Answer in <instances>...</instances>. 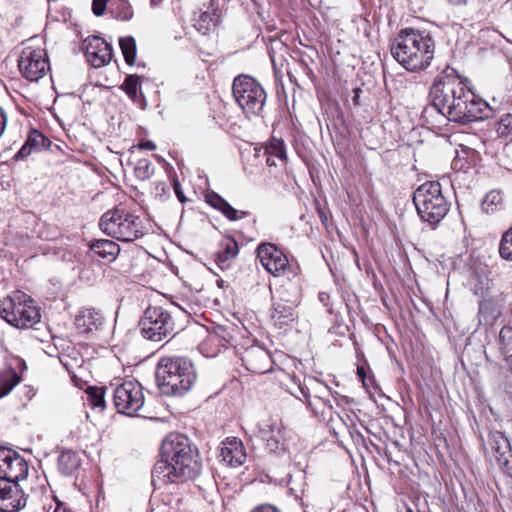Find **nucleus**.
Listing matches in <instances>:
<instances>
[{
  "instance_id": "obj_4",
  "label": "nucleus",
  "mask_w": 512,
  "mask_h": 512,
  "mask_svg": "<svg viewBox=\"0 0 512 512\" xmlns=\"http://www.w3.org/2000/svg\"><path fill=\"white\" fill-rule=\"evenodd\" d=\"M155 378L163 394L182 396L191 389L197 377L190 359L172 356L160 359Z\"/></svg>"
},
{
  "instance_id": "obj_28",
  "label": "nucleus",
  "mask_w": 512,
  "mask_h": 512,
  "mask_svg": "<svg viewBox=\"0 0 512 512\" xmlns=\"http://www.w3.org/2000/svg\"><path fill=\"white\" fill-rule=\"evenodd\" d=\"M302 396L305 398V401L314 398V396H331V389L316 379H309L308 383H305L304 386L299 387Z\"/></svg>"
},
{
  "instance_id": "obj_1",
  "label": "nucleus",
  "mask_w": 512,
  "mask_h": 512,
  "mask_svg": "<svg viewBox=\"0 0 512 512\" xmlns=\"http://www.w3.org/2000/svg\"><path fill=\"white\" fill-rule=\"evenodd\" d=\"M430 98L432 107L452 122L468 124L491 115L488 103L478 98L449 66L435 78Z\"/></svg>"
},
{
  "instance_id": "obj_47",
  "label": "nucleus",
  "mask_w": 512,
  "mask_h": 512,
  "mask_svg": "<svg viewBox=\"0 0 512 512\" xmlns=\"http://www.w3.org/2000/svg\"><path fill=\"white\" fill-rule=\"evenodd\" d=\"M54 501L56 506L53 512H72L64 502L58 500L56 497H54Z\"/></svg>"
},
{
  "instance_id": "obj_42",
  "label": "nucleus",
  "mask_w": 512,
  "mask_h": 512,
  "mask_svg": "<svg viewBox=\"0 0 512 512\" xmlns=\"http://www.w3.org/2000/svg\"><path fill=\"white\" fill-rule=\"evenodd\" d=\"M36 147V139L29 136V138L27 139L26 143L21 147V149L16 153L15 155V160L19 161V160H23L25 159L26 157H28L33 149Z\"/></svg>"
},
{
  "instance_id": "obj_41",
  "label": "nucleus",
  "mask_w": 512,
  "mask_h": 512,
  "mask_svg": "<svg viewBox=\"0 0 512 512\" xmlns=\"http://www.w3.org/2000/svg\"><path fill=\"white\" fill-rule=\"evenodd\" d=\"M497 132L500 136L506 137V138L510 137V139L512 140V115L511 114H507L500 119V121L498 123Z\"/></svg>"
},
{
  "instance_id": "obj_7",
  "label": "nucleus",
  "mask_w": 512,
  "mask_h": 512,
  "mask_svg": "<svg viewBox=\"0 0 512 512\" xmlns=\"http://www.w3.org/2000/svg\"><path fill=\"white\" fill-rule=\"evenodd\" d=\"M232 93L238 106L246 115H262L267 93L256 79L248 75L237 76L233 81Z\"/></svg>"
},
{
  "instance_id": "obj_43",
  "label": "nucleus",
  "mask_w": 512,
  "mask_h": 512,
  "mask_svg": "<svg viewBox=\"0 0 512 512\" xmlns=\"http://www.w3.org/2000/svg\"><path fill=\"white\" fill-rule=\"evenodd\" d=\"M152 194L160 200H165L169 195V188L165 182H155L153 184Z\"/></svg>"
},
{
  "instance_id": "obj_40",
  "label": "nucleus",
  "mask_w": 512,
  "mask_h": 512,
  "mask_svg": "<svg viewBox=\"0 0 512 512\" xmlns=\"http://www.w3.org/2000/svg\"><path fill=\"white\" fill-rule=\"evenodd\" d=\"M499 340L504 353H511L512 357V327L504 326L500 330Z\"/></svg>"
},
{
  "instance_id": "obj_32",
  "label": "nucleus",
  "mask_w": 512,
  "mask_h": 512,
  "mask_svg": "<svg viewBox=\"0 0 512 512\" xmlns=\"http://www.w3.org/2000/svg\"><path fill=\"white\" fill-rule=\"evenodd\" d=\"M119 45L125 62L132 66L135 63L137 54L136 40L132 36H126L119 39Z\"/></svg>"
},
{
  "instance_id": "obj_17",
  "label": "nucleus",
  "mask_w": 512,
  "mask_h": 512,
  "mask_svg": "<svg viewBox=\"0 0 512 512\" xmlns=\"http://www.w3.org/2000/svg\"><path fill=\"white\" fill-rule=\"evenodd\" d=\"M219 458L226 465L240 467L247 458L245 447L241 440L236 437L226 438L221 445Z\"/></svg>"
},
{
  "instance_id": "obj_46",
  "label": "nucleus",
  "mask_w": 512,
  "mask_h": 512,
  "mask_svg": "<svg viewBox=\"0 0 512 512\" xmlns=\"http://www.w3.org/2000/svg\"><path fill=\"white\" fill-rule=\"evenodd\" d=\"M251 512H280L276 507L272 505H259L254 508Z\"/></svg>"
},
{
  "instance_id": "obj_18",
  "label": "nucleus",
  "mask_w": 512,
  "mask_h": 512,
  "mask_svg": "<svg viewBox=\"0 0 512 512\" xmlns=\"http://www.w3.org/2000/svg\"><path fill=\"white\" fill-rule=\"evenodd\" d=\"M146 234V227L140 216L124 212L123 221L116 232L115 239L131 242Z\"/></svg>"
},
{
  "instance_id": "obj_55",
  "label": "nucleus",
  "mask_w": 512,
  "mask_h": 512,
  "mask_svg": "<svg viewBox=\"0 0 512 512\" xmlns=\"http://www.w3.org/2000/svg\"><path fill=\"white\" fill-rule=\"evenodd\" d=\"M91 10H92L93 14L96 15V0H92Z\"/></svg>"
},
{
  "instance_id": "obj_57",
  "label": "nucleus",
  "mask_w": 512,
  "mask_h": 512,
  "mask_svg": "<svg viewBox=\"0 0 512 512\" xmlns=\"http://www.w3.org/2000/svg\"><path fill=\"white\" fill-rule=\"evenodd\" d=\"M96 245V240H91L90 242V249H93Z\"/></svg>"
},
{
  "instance_id": "obj_19",
  "label": "nucleus",
  "mask_w": 512,
  "mask_h": 512,
  "mask_svg": "<svg viewBox=\"0 0 512 512\" xmlns=\"http://www.w3.org/2000/svg\"><path fill=\"white\" fill-rule=\"evenodd\" d=\"M205 200L207 204L219 210L230 221H236L247 216V212L235 209L222 196L214 191H208L205 194Z\"/></svg>"
},
{
  "instance_id": "obj_21",
  "label": "nucleus",
  "mask_w": 512,
  "mask_h": 512,
  "mask_svg": "<svg viewBox=\"0 0 512 512\" xmlns=\"http://www.w3.org/2000/svg\"><path fill=\"white\" fill-rule=\"evenodd\" d=\"M296 318L294 305L287 301H279L273 304L271 319L278 328L288 326Z\"/></svg>"
},
{
  "instance_id": "obj_11",
  "label": "nucleus",
  "mask_w": 512,
  "mask_h": 512,
  "mask_svg": "<svg viewBox=\"0 0 512 512\" xmlns=\"http://www.w3.org/2000/svg\"><path fill=\"white\" fill-rule=\"evenodd\" d=\"M284 426L281 419L268 417L257 424V436L265 442L266 449L278 456L286 451Z\"/></svg>"
},
{
  "instance_id": "obj_8",
  "label": "nucleus",
  "mask_w": 512,
  "mask_h": 512,
  "mask_svg": "<svg viewBox=\"0 0 512 512\" xmlns=\"http://www.w3.org/2000/svg\"><path fill=\"white\" fill-rule=\"evenodd\" d=\"M0 315L10 325L17 328H29L40 321V313L33 300L15 302L6 298L0 303Z\"/></svg>"
},
{
  "instance_id": "obj_3",
  "label": "nucleus",
  "mask_w": 512,
  "mask_h": 512,
  "mask_svg": "<svg viewBox=\"0 0 512 512\" xmlns=\"http://www.w3.org/2000/svg\"><path fill=\"white\" fill-rule=\"evenodd\" d=\"M393 58L407 71L427 69L435 56V41L429 32L402 29L391 44Z\"/></svg>"
},
{
  "instance_id": "obj_33",
  "label": "nucleus",
  "mask_w": 512,
  "mask_h": 512,
  "mask_svg": "<svg viewBox=\"0 0 512 512\" xmlns=\"http://www.w3.org/2000/svg\"><path fill=\"white\" fill-rule=\"evenodd\" d=\"M142 79V76L136 74L128 75L126 76L121 86V88L125 91L128 97L134 102L138 101V91L141 89Z\"/></svg>"
},
{
  "instance_id": "obj_20",
  "label": "nucleus",
  "mask_w": 512,
  "mask_h": 512,
  "mask_svg": "<svg viewBox=\"0 0 512 512\" xmlns=\"http://www.w3.org/2000/svg\"><path fill=\"white\" fill-rule=\"evenodd\" d=\"M239 335V328L231 323L216 325L210 334V340L219 343L223 347L235 346L237 337Z\"/></svg>"
},
{
  "instance_id": "obj_2",
  "label": "nucleus",
  "mask_w": 512,
  "mask_h": 512,
  "mask_svg": "<svg viewBox=\"0 0 512 512\" xmlns=\"http://www.w3.org/2000/svg\"><path fill=\"white\" fill-rule=\"evenodd\" d=\"M161 458L152 470V484L182 483L196 478L201 471L198 452L189 438L171 433L162 441Z\"/></svg>"
},
{
  "instance_id": "obj_50",
  "label": "nucleus",
  "mask_w": 512,
  "mask_h": 512,
  "mask_svg": "<svg viewBox=\"0 0 512 512\" xmlns=\"http://www.w3.org/2000/svg\"><path fill=\"white\" fill-rule=\"evenodd\" d=\"M7 124L6 114L3 108L0 106V137L2 136Z\"/></svg>"
},
{
  "instance_id": "obj_35",
  "label": "nucleus",
  "mask_w": 512,
  "mask_h": 512,
  "mask_svg": "<svg viewBox=\"0 0 512 512\" xmlns=\"http://www.w3.org/2000/svg\"><path fill=\"white\" fill-rule=\"evenodd\" d=\"M96 325V320L93 313L88 311L87 313L79 314L75 319V326L79 333L88 334L93 331V327Z\"/></svg>"
},
{
  "instance_id": "obj_31",
  "label": "nucleus",
  "mask_w": 512,
  "mask_h": 512,
  "mask_svg": "<svg viewBox=\"0 0 512 512\" xmlns=\"http://www.w3.org/2000/svg\"><path fill=\"white\" fill-rule=\"evenodd\" d=\"M503 198L499 191L488 192L481 202V209L486 214H493L502 207Z\"/></svg>"
},
{
  "instance_id": "obj_14",
  "label": "nucleus",
  "mask_w": 512,
  "mask_h": 512,
  "mask_svg": "<svg viewBox=\"0 0 512 512\" xmlns=\"http://www.w3.org/2000/svg\"><path fill=\"white\" fill-rule=\"evenodd\" d=\"M257 256L262 266L273 276H279L289 265L285 254L272 243L259 244Z\"/></svg>"
},
{
  "instance_id": "obj_38",
  "label": "nucleus",
  "mask_w": 512,
  "mask_h": 512,
  "mask_svg": "<svg viewBox=\"0 0 512 512\" xmlns=\"http://www.w3.org/2000/svg\"><path fill=\"white\" fill-rule=\"evenodd\" d=\"M114 321H106L98 314V338L100 337L104 343H109L113 336Z\"/></svg>"
},
{
  "instance_id": "obj_51",
  "label": "nucleus",
  "mask_w": 512,
  "mask_h": 512,
  "mask_svg": "<svg viewBox=\"0 0 512 512\" xmlns=\"http://www.w3.org/2000/svg\"><path fill=\"white\" fill-rule=\"evenodd\" d=\"M110 0H98V17L102 16L107 8V3Z\"/></svg>"
},
{
  "instance_id": "obj_54",
  "label": "nucleus",
  "mask_w": 512,
  "mask_h": 512,
  "mask_svg": "<svg viewBox=\"0 0 512 512\" xmlns=\"http://www.w3.org/2000/svg\"><path fill=\"white\" fill-rule=\"evenodd\" d=\"M452 167L454 169H462V165H460V160L458 159H455L453 162H452Z\"/></svg>"
},
{
  "instance_id": "obj_16",
  "label": "nucleus",
  "mask_w": 512,
  "mask_h": 512,
  "mask_svg": "<svg viewBox=\"0 0 512 512\" xmlns=\"http://www.w3.org/2000/svg\"><path fill=\"white\" fill-rule=\"evenodd\" d=\"M243 365L252 373L264 374L272 369L269 352L260 345H252L241 353Z\"/></svg>"
},
{
  "instance_id": "obj_44",
  "label": "nucleus",
  "mask_w": 512,
  "mask_h": 512,
  "mask_svg": "<svg viewBox=\"0 0 512 512\" xmlns=\"http://www.w3.org/2000/svg\"><path fill=\"white\" fill-rule=\"evenodd\" d=\"M85 391L87 393V405L94 410L96 408V386L88 385Z\"/></svg>"
},
{
  "instance_id": "obj_53",
  "label": "nucleus",
  "mask_w": 512,
  "mask_h": 512,
  "mask_svg": "<svg viewBox=\"0 0 512 512\" xmlns=\"http://www.w3.org/2000/svg\"><path fill=\"white\" fill-rule=\"evenodd\" d=\"M453 5H462L466 4L467 0H448Z\"/></svg>"
},
{
  "instance_id": "obj_49",
  "label": "nucleus",
  "mask_w": 512,
  "mask_h": 512,
  "mask_svg": "<svg viewBox=\"0 0 512 512\" xmlns=\"http://www.w3.org/2000/svg\"><path fill=\"white\" fill-rule=\"evenodd\" d=\"M106 387H98V408L105 407L104 395L106 392Z\"/></svg>"
},
{
  "instance_id": "obj_36",
  "label": "nucleus",
  "mask_w": 512,
  "mask_h": 512,
  "mask_svg": "<svg viewBox=\"0 0 512 512\" xmlns=\"http://www.w3.org/2000/svg\"><path fill=\"white\" fill-rule=\"evenodd\" d=\"M154 171L155 167L148 159H139L134 168L136 178L141 181L151 178Z\"/></svg>"
},
{
  "instance_id": "obj_12",
  "label": "nucleus",
  "mask_w": 512,
  "mask_h": 512,
  "mask_svg": "<svg viewBox=\"0 0 512 512\" xmlns=\"http://www.w3.org/2000/svg\"><path fill=\"white\" fill-rule=\"evenodd\" d=\"M27 475L28 464L24 457L8 447H0V480L20 481Z\"/></svg>"
},
{
  "instance_id": "obj_26",
  "label": "nucleus",
  "mask_w": 512,
  "mask_h": 512,
  "mask_svg": "<svg viewBox=\"0 0 512 512\" xmlns=\"http://www.w3.org/2000/svg\"><path fill=\"white\" fill-rule=\"evenodd\" d=\"M334 402H337V398L332 393L331 396H314V398L306 401L307 406L316 416L323 417L333 411Z\"/></svg>"
},
{
  "instance_id": "obj_58",
  "label": "nucleus",
  "mask_w": 512,
  "mask_h": 512,
  "mask_svg": "<svg viewBox=\"0 0 512 512\" xmlns=\"http://www.w3.org/2000/svg\"><path fill=\"white\" fill-rule=\"evenodd\" d=\"M85 417H86V419H87L88 421H90V414H89V412H87V411L85 412Z\"/></svg>"
},
{
  "instance_id": "obj_23",
  "label": "nucleus",
  "mask_w": 512,
  "mask_h": 512,
  "mask_svg": "<svg viewBox=\"0 0 512 512\" xmlns=\"http://www.w3.org/2000/svg\"><path fill=\"white\" fill-rule=\"evenodd\" d=\"M124 212L125 210L120 208L107 211L102 215L98 226L105 234L114 238L123 221Z\"/></svg>"
},
{
  "instance_id": "obj_45",
  "label": "nucleus",
  "mask_w": 512,
  "mask_h": 512,
  "mask_svg": "<svg viewBox=\"0 0 512 512\" xmlns=\"http://www.w3.org/2000/svg\"><path fill=\"white\" fill-rule=\"evenodd\" d=\"M173 187H174L175 194H176L177 198L179 199V201L181 203L186 202L187 198L185 197V195H184V193L182 191L181 185L178 182V180H176V179L174 180Z\"/></svg>"
},
{
  "instance_id": "obj_34",
  "label": "nucleus",
  "mask_w": 512,
  "mask_h": 512,
  "mask_svg": "<svg viewBox=\"0 0 512 512\" xmlns=\"http://www.w3.org/2000/svg\"><path fill=\"white\" fill-rule=\"evenodd\" d=\"M96 35H90L83 39L79 46V52H82L86 58L87 63L91 67H96Z\"/></svg>"
},
{
  "instance_id": "obj_25",
  "label": "nucleus",
  "mask_w": 512,
  "mask_h": 512,
  "mask_svg": "<svg viewBox=\"0 0 512 512\" xmlns=\"http://www.w3.org/2000/svg\"><path fill=\"white\" fill-rule=\"evenodd\" d=\"M261 151L263 156L266 157V163L269 166H276V159L283 160L286 157L284 142L280 139L273 138L268 146L257 150L258 157Z\"/></svg>"
},
{
  "instance_id": "obj_52",
  "label": "nucleus",
  "mask_w": 512,
  "mask_h": 512,
  "mask_svg": "<svg viewBox=\"0 0 512 512\" xmlns=\"http://www.w3.org/2000/svg\"><path fill=\"white\" fill-rule=\"evenodd\" d=\"M362 92V90L360 88H354L353 89V93H354V96L352 98V101L354 103V105H359V98H360V93Z\"/></svg>"
},
{
  "instance_id": "obj_59",
  "label": "nucleus",
  "mask_w": 512,
  "mask_h": 512,
  "mask_svg": "<svg viewBox=\"0 0 512 512\" xmlns=\"http://www.w3.org/2000/svg\"><path fill=\"white\" fill-rule=\"evenodd\" d=\"M89 88H91V89L93 90V85H92V84L87 85V86L85 87V90H87V89H89Z\"/></svg>"
},
{
  "instance_id": "obj_48",
  "label": "nucleus",
  "mask_w": 512,
  "mask_h": 512,
  "mask_svg": "<svg viewBox=\"0 0 512 512\" xmlns=\"http://www.w3.org/2000/svg\"><path fill=\"white\" fill-rule=\"evenodd\" d=\"M138 149H141V150H150V151H153L156 149V145L154 142L150 141V140H147V141H143L141 142L140 144H138L137 146Z\"/></svg>"
},
{
  "instance_id": "obj_13",
  "label": "nucleus",
  "mask_w": 512,
  "mask_h": 512,
  "mask_svg": "<svg viewBox=\"0 0 512 512\" xmlns=\"http://www.w3.org/2000/svg\"><path fill=\"white\" fill-rule=\"evenodd\" d=\"M488 445L489 457L495 459L496 464L503 472L512 475V451L508 438L500 431L490 432Z\"/></svg>"
},
{
  "instance_id": "obj_39",
  "label": "nucleus",
  "mask_w": 512,
  "mask_h": 512,
  "mask_svg": "<svg viewBox=\"0 0 512 512\" xmlns=\"http://www.w3.org/2000/svg\"><path fill=\"white\" fill-rule=\"evenodd\" d=\"M112 59V47L109 43H107L104 39L98 36V67L100 65H105L110 62Z\"/></svg>"
},
{
  "instance_id": "obj_15",
  "label": "nucleus",
  "mask_w": 512,
  "mask_h": 512,
  "mask_svg": "<svg viewBox=\"0 0 512 512\" xmlns=\"http://www.w3.org/2000/svg\"><path fill=\"white\" fill-rule=\"evenodd\" d=\"M18 482L0 480V512H18L26 506L27 497Z\"/></svg>"
},
{
  "instance_id": "obj_9",
  "label": "nucleus",
  "mask_w": 512,
  "mask_h": 512,
  "mask_svg": "<svg viewBox=\"0 0 512 512\" xmlns=\"http://www.w3.org/2000/svg\"><path fill=\"white\" fill-rule=\"evenodd\" d=\"M19 72L30 82H38L50 70L47 52L40 47L25 46L18 58Z\"/></svg>"
},
{
  "instance_id": "obj_24",
  "label": "nucleus",
  "mask_w": 512,
  "mask_h": 512,
  "mask_svg": "<svg viewBox=\"0 0 512 512\" xmlns=\"http://www.w3.org/2000/svg\"><path fill=\"white\" fill-rule=\"evenodd\" d=\"M78 454L70 449L62 450L57 458L58 471L63 476H71L80 467Z\"/></svg>"
},
{
  "instance_id": "obj_30",
  "label": "nucleus",
  "mask_w": 512,
  "mask_h": 512,
  "mask_svg": "<svg viewBox=\"0 0 512 512\" xmlns=\"http://www.w3.org/2000/svg\"><path fill=\"white\" fill-rule=\"evenodd\" d=\"M20 382V376L13 369L0 372V399L8 395Z\"/></svg>"
},
{
  "instance_id": "obj_27",
  "label": "nucleus",
  "mask_w": 512,
  "mask_h": 512,
  "mask_svg": "<svg viewBox=\"0 0 512 512\" xmlns=\"http://www.w3.org/2000/svg\"><path fill=\"white\" fill-rule=\"evenodd\" d=\"M220 21V13L217 9L207 10L200 13L195 22V28L202 34H207L216 27Z\"/></svg>"
},
{
  "instance_id": "obj_56",
  "label": "nucleus",
  "mask_w": 512,
  "mask_h": 512,
  "mask_svg": "<svg viewBox=\"0 0 512 512\" xmlns=\"http://www.w3.org/2000/svg\"><path fill=\"white\" fill-rule=\"evenodd\" d=\"M162 0H151V6L156 7L158 6Z\"/></svg>"
},
{
  "instance_id": "obj_22",
  "label": "nucleus",
  "mask_w": 512,
  "mask_h": 512,
  "mask_svg": "<svg viewBox=\"0 0 512 512\" xmlns=\"http://www.w3.org/2000/svg\"><path fill=\"white\" fill-rule=\"evenodd\" d=\"M238 243L234 238L227 237L219 244V250L215 253V262L221 269L229 267V261L238 255Z\"/></svg>"
},
{
  "instance_id": "obj_6",
  "label": "nucleus",
  "mask_w": 512,
  "mask_h": 512,
  "mask_svg": "<svg viewBox=\"0 0 512 512\" xmlns=\"http://www.w3.org/2000/svg\"><path fill=\"white\" fill-rule=\"evenodd\" d=\"M174 312L162 306H149L139 321L142 336L153 342L174 338L178 333Z\"/></svg>"
},
{
  "instance_id": "obj_5",
  "label": "nucleus",
  "mask_w": 512,
  "mask_h": 512,
  "mask_svg": "<svg viewBox=\"0 0 512 512\" xmlns=\"http://www.w3.org/2000/svg\"><path fill=\"white\" fill-rule=\"evenodd\" d=\"M413 203L422 221L435 228L447 215L449 203L442 193L440 183L427 181L413 193Z\"/></svg>"
},
{
  "instance_id": "obj_37",
  "label": "nucleus",
  "mask_w": 512,
  "mask_h": 512,
  "mask_svg": "<svg viewBox=\"0 0 512 512\" xmlns=\"http://www.w3.org/2000/svg\"><path fill=\"white\" fill-rule=\"evenodd\" d=\"M499 254L504 260L512 261V227L502 235Z\"/></svg>"
},
{
  "instance_id": "obj_10",
  "label": "nucleus",
  "mask_w": 512,
  "mask_h": 512,
  "mask_svg": "<svg viewBox=\"0 0 512 512\" xmlns=\"http://www.w3.org/2000/svg\"><path fill=\"white\" fill-rule=\"evenodd\" d=\"M113 400L119 413L133 415L144 405L142 387L138 382L125 381L114 389Z\"/></svg>"
},
{
  "instance_id": "obj_29",
  "label": "nucleus",
  "mask_w": 512,
  "mask_h": 512,
  "mask_svg": "<svg viewBox=\"0 0 512 512\" xmlns=\"http://www.w3.org/2000/svg\"><path fill=\"white\" fill-rule=\"evenodd\" d=\"M119 245L106 239H98V258L106 260L107 263L113 262L119 255Z\"/></svg>"
}]
</instances>
